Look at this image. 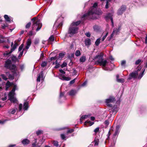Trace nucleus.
I'll list each match as a JSON object with an SVG mask.
<instances>
[{
	"instance_id": "obj_1",
	"label": "nucleus",
	"mask_w": 147,
	"mask_h": 147,
	"mask_svg": "<svg viewBox=\"0 0 147 147\" xmlns=\"http://www.w3.org/2000/svg\"><path fill=\"white\" fill-rule=\"evenodd\" d=\"M98 4L97 3H95L92 7L88 12L83 15L81 19L83 20L86 19L91 18L95 19L96 18V17H94L95 15H101L102 12L100 9H97L96 7Z\"/></svg>"
},
{
	"instance_id": "obj_2",
	"label": "nucleus",
	"mask_w": 147,
	"mask_h": 147,
	"mask_svg": "<svg viewBox=\"0 0 147 147\" xmlns=\"http://www.w3.org/2000/svg\"><path fill=\"white\" fill-rule=\"evenodd\" d=\"M67 45V58L70 60V62L72 63V58L74 57V39L71 40L68 42Z\"/></svg>"
},
{
	"instance_id": "obj_3",
	"label": "nucleus",
	"mask_w": 147,
	"mask_h": 147,
	"mask_svg": "<svg viewBox=\"0 0 147 147\" xmlns=\"http://www.w3.org/2000/svg\"><path fill=\"white\" fill-rule=\"evenodd\" d=\"M141 68L140 67L137 70V71L133 72L129 75V80L133 78L134 79H140L143 76L145 70V69L140 71Z\"/></svg>"
},
{
	"instance_id": "obj_4",
	"label": "nucleus",
	"mask_w": 147,
	"mask_h": 147,
	"mask_svg": "<svg viewBox=\"0 0 147 147\" xmlns=\"http://www.w3.org/2000/svg\"><path fill=\"white\" fill-rule=\"evenodd\" d=\"M4 67L6 69H9L11 71V72L15 73L16 71H17V68L16 65L12 64L11 61L9 59H8L5 61Z\"/></svg>"
},
{
	"instance_id": "obj_5",
	"label": "nucleus",
	"mask_w": 147,
	"mask_h": 147,
	"mask_svg": "<svg viewBox=\"0 0 147 147\" xmlns=\"http://www.w3.org/2000/svg\"><path fill=\"white\" fill-rule=\"evenodd\" d=\"M94 59H97L96 61V63L99 64L103 66H106L107 63V61L106 60H104L103 59V54L102 53H100V55L96 56L94 58Z\"/></svg>"
},
{
	"instance_id": "obj_6",
	"label": "nucleus",
	"mask_w": 147,
	"mask_h": 147,
	"mask_svg": "<svg viewBox=\"0 0 147 147\" xmlns=\"http://www.w3.org/2000/svg\"><path fill=\"white\" fill-rule=\"evenodd\" d=\"M74 36V22H72L69 26L65 36L67 38L72 37Z\"/></svg>"
},
{
	"instance_id": "obj_7",
	"label": "nucleus",
	"mask_w": 147,
	"mask_h": 147,
	"mask_svg": "<svg viewBox=\"0 0 147 147\" xmlns=\"http://www.w3.org/2000/svg\"><path fill=\"white\" fill-rule=\"evenodd\" d=\"M115 101V98L112 96H110L108 98L105 100V102L107 106L112 107L113 105L112 103H113Z\"/></svg>"
},
{
	"instance_id": "obj_8",
	"label": "nucleus",
	"mask_w": 147,
	"mask_h": 147,
	"mask_svg": "<svg viewBox=\"0 0 147 147\" xmlns=\"http://www.w3.org/2000/svg\"><path fill=\"white\" fill-rule=\"evenodd\" d=\"M120 126L119 125H117L115 127L114 133L113 134V137L115 138L118 136L120 131Z\"/></svg>"
},
{
	"instance_id": "obj_9",
	"label": "nucleus",
	"mask_w": 147,
	"mask_h": 147,
	"mask_svg": "<svg viewBox=\"0 0 147 147\" xmlns=\"http://www.w3.org/2000/svg\"><path fill=\"white\" fill-rule=\"evenodd\" d=\"M126 9V7L125 5H123L118 9L117 14L118 15L122 14L124 12Z\"/></svg>"
},
{
	"instance_id": "obj_10",
	"label": "nucleus",
	"mask_w": 147,
	"mask_h": 147,
	"mask_svg": "<svg viewBox=\"0 0 147 147\" xmlns=\"http://www.w3.org/2000/svg\"><path fill=\"white\" fill-rule=\"evenodd\" d=\"M119 110V108L117 106L114 105L113 107L109 109L110 113H114L116 114Z\"/></svg>"
},
{
	"instance_id": "obj_11",
	"label": "nucleus",
	"mask_w": 147,
	"mask_h": 147,
	"mask_svg": "<svg viewBox=\"0 0 147 147\" xmlns=\"http://www.w3.org/2000/svg\"><path fill=\"white\" fill-rule=\"evenodd\" d=\"M65 129H67L66 131L67 134H71L74 131L73 129H69L67 127H64L63 128H60L59 129V130H62Z\"/></svg>"
},
{
	"instance_id": "obj_12",
	"label": "nucleus",
	"mask_w": 147,
	"mask_h": 147,
	"mask_svg": "<svg viewBox=\"0 0 147 147\" xmlns=\"http://www.w3.org/2000/svg\"><path fill=\"white\" fill-rule=\"evenodd\" d=\"M120 30V28L119 27L118 28H114L113 31L111 35L110 39L113 38L114 35H117L118 32H119Z\"/></svg>"
},
{
	"instance_id": "obj_13",
	"label": "nucleus",
	"mask_w": 147,
	"mask_h": 147,
	"mask_svg": "<svg viewBox=\"0 0 147 147\" xmlns=\"http://www.w3.org/2000/svg\"><path fill=\"white\" fill-rule=\"evenodd\" d=\"M17 71H16L15 73H14L13 72H11L13 73L12 75L10 74L9 72H7L6 74L8 75L9 79L13 80L14 78L15 74H16Z\"/></svg>"
},
{
	"instance_id": "obj_14",
	"label": "nucleus",
	"mask_w": 147,
	"mask_h": 147,
	"mask_svg": "<svg viewBox=\"0 0 147 147\" xmlns=\"http://www.w3.org/2000/svg\"><path fill=\"white\" fill-rule=\"evenodd\" d=\"M113 16V14L112 13H109L106 16V18L107 19L108 18H109L110 19L112 23V25L113 26L114 25V23L113 22V18H112Z\"/></svg>"
},
{
	"instance_id": "obj_15",
	"label": "nucleus",
	"mask_w": 147,
	"mask_h": 147,
	"mask_svg": "<svg viewBox=\"0 0 147 147\" xmlns=\"http://www.w3.org/2000/svg\"><path fill=\"white\" fill-rule=\"evenodd\" d=\"M65 53H66L64 52H62L59 53V54L58 57V60H61L64 57V56L65 55Z\"/></svg>"
},
{
	"instance_id": "obj_16",
	"label": "nucleus",
	"mask_w": 147,
	"mask_h": 147,
	"mask_svg": "<svg viewBox=\"0 0 147 147\" xmlns=\"http://www.w3.org/2000/svg\"><path fill=\"white\" fill-rule=\"evenodd\" d=\"M57 21H56L54 24V26H56V28H62L63 25V21L61 22L58 24L56 25V22Z\"/></svg>"
},
{
	"instance_id": "obj_17",
	"label": "nucleus",
	"mask_w": 147,
	"mask_h": 147,
	"mask_svg": "<svg viewBox=\"0 0 147 147\" xmlns=\"http://www.w3.org/2000/svg\"><path fill=\"white\" fill-rule=\"evenodd\" d=\"M30 140L27 139H23L22 141V143L24 145H26L29 144L30 143Z\"/></svg>"
},
{
	"instance_id": "obj_18",
	"label": "nucleus",
	"mask_w": 147,
	"mask_h": 147,
	"mask_svg": "<svg viewBox=\"0 0 147 147\" xmlns=\"http://www.w3.org/2000/svg\"><path fill=\"white\" fill-rule=\"evenodd\" d=\"M119 75L118 74L116 76V80L118 82L123 83L124 82V80L122 78L119 79Z\"/></svg>"
},
{
	"instance_id": "obj_19",
	"label": "nucleus",
	"mask_w": 147,
	"mask_h": 147,
	"mask_svg": "<svg viewBox=\"0 0 147 147\" xmlns=\"http://www.w3.org/2000/svg\"><path fill=\"white\" fill-rule=\"evenodd\" d=\"M91 40L89 38H87L85 40V43L86 45L89 46L91 44Z\"/></svg>"
},
{
	"instance_id": "obj_20",
	"label": "nucleus",
	"mask_w": 147,
	"mask_h": 147,
	"mask_svg": "<svg viewBox=\"0 0 147 147\" xmlns=\"http://www.w3.org/2000/svg\"><path fill=\"white\" fill-rule=\"evenodd\" d=\"M94 123V122H92L90 121H86L85 122V125L87 126H90Z\"/></svg>"
},
{
	"instance_id": "obj_21",
	"label": "nucleus",
	"mask_w": 147,
	"mask_h": 147,
	"mask_svg": "<svg viewBox=\"0 0 147 147\" xmlns=\"http://www.w3.org/2000/svg\"><path fill=\"white\" fill-rule=\"evenodd\" d=\"M40 23V22L39 21H36V22H32V30H33L34 29V27L35 26H37L38 24Z\"/></svg>"
},
{
	"instance_id": "obj_22",
	"label": "nucleus",
	"mask_w": 147,
	"mask_h": 147,
	"mask_svg": "<svg viewBox=\"0 0 147 147\" xmlns=\"http://www.w3.org/2000/svg\"><path fill=\"white\" fill-rule=\"evenodd\" d=\"M40 23V22L39 21H36V22H32V30H33L34 29V27L35 26H37L38 24Z\"/></svg>"
},
{
	"instance_id": "obj_23",
	"label": "nucleus",
	"mask_w": 147,
	"mask_h": 147,
	"mask_svg": "<svg viewBox=\"0 0 147 147\" xmlns=\"http://www.w3.org/2000/svg\"><path fill=\"white\" fill-rule=\"evenodd\" d=\"M28 108V102H24L23 105V109L24 110H27Z\"/></svg>"
},
{
	"instance_id": "obj_24",
	"label": "nucleus",
	"mask_w": 147,
	"mask_h": 147,
	"mask_svg": "<svg viewBox=\"0 0 147 147\" xmlns=\"http://www.w3.org/2000/svg\"><path fill=\"white\" fill-rule=\"evenodd\" d=\"M12 61L13 62L15 63L18 60V59L17 57L14 55H13L12 57H10Z\"/></svg>"
},
{
	"instance_id": "obj_25",
	"label": "nucleus",
	"mask_w": 147,
	"mask_h": 147,
	"mask_svg": "<svg viewBox=\"0 0 147 147\" xmlns=\"http://www.w3.org/2000/svg\"><path fill=\"white\" fill-rule=\"evenodd\" d=\"M4 17L6 21L7 22H11L10 18L7 15H4Z\"/></svg>"
},
{
	"instance_id": "obj_26",
	"label": "nucleus",
	"mask_w": 147,
	"mask_h": 147,
	"mask_svg": "<svg viewBox=\"0 0 147 147\" xmlns=\"http://www.w3.org/2000/svg\"><path fill=\"white\" fill-rule=\"evenodd\" d=\"M67 94L70 96L73 97L74 96V90H71L67 92Z\"/></svg>"
},
{
	"instance_id": "obj_27",
	"label": "nucleus",
	"mask_w": 147,
	"mask_h": 147,
	"mask_svg": "<svg viewBox=\"0 0 147 147\" xmlns=\"http://www.w3.org/2000/svg\"><path fill=\"white\" fill-rule=\"evenodd\" d=\"M89 116V115H85L82 116L80 119V121H81V123H82V121L86 119Z\"/></svg>"
},
{
	"instance_id": "obj_28",
	"label": "nucleus",
	"mask_w": 147,
	"mask_h": 147,
	"mask_svg": "<svg viewBox=\"0 0 147 147\" xmlns=\"http://www.w3.org/2000/svg\"><path fill=\"white\" fill-rule=\"evenodd\" d=\"M55 38L53 35H51L50 37L49 38V39L48 40V42H53Z\"/></svg>"
},
{
	"instance_id": "obj_29",
	"label": "nucleus",
	"mask_w": 147,
	"mask_h": 147,
	"mask_svg": "<svg viewBox=\"0 0 147 147\" xmlns=\"http://www.w3.org/2000/svg\"><path fill=\"white\" fill-rule=\"evenodd\" d=\"M53 145L56 146V147H59L58 144V142L57 141L54 140L53 141Z\"/></svg>"
},
{
	"instance_id": "obj_30",
	"label": "nucleus",
	"mask_w": 147,
	"mask_h": 147,
	"mask_svg": "<svg viewBox=\"0 0 147 147\" xmlns=\"http://www.w3.org/2000/svg\"><path fill=\"white\" fill-rule=\"evenodd\" d=\"M43 131L42 130H39L36 131V134L37 136L43 134Z\"/></svg>"
},
{
	"instance_id": "obj_31",
	"label": "nucleus",
	"mask_w": 147,
	"mask_h": 147,
	"mask_svg": "<svg viewBox=\"0 0 147 147\" xmlns=\"http://www.w3.org/2000/svg\"><path fill=\"white\" fill-rule=\"evenodd\" d=\"M32 43L31 39L30 38H29L26 42V45L28 46H30Z\"/></svg>"
},
{
	"instance_id": "obj_32",
	"label": "nucleus",
	"mask_w": 147,
	"mask_h": 147,
	"mask_svg": "<svg viewBox=\"0 0 147 147\" xmlns=\"http://www.w3.org/2000/svg\"><path fill=\"white\" fill-rule=\"evenodd\" d=\"M86 57L84 56H82L80 59V61L81 62H84L86 61Z\"/></svg>"
},
{
	"instance_id": "obj_33",
	"label": "nucleus",
	"mask_w": 147,
	"mask_h": 147,
	"mask_svg": "<svg viewBox=\"0 0 147 147\" xmlns=\"http://www.w3.org/2000/svg\"><path fill=\"white\" fill-rule=\"evenodd\" d=\"M99 142V141L98 139H95L93 142V143H94V146H98V144Z\"/></svg>"
},
{
	"instance_id": "obj_34",
	"label": "nucleus",
	"mask_w": 147,
	"mask_h": 147,
	"mask_svg": "<svg viewBox=\"0 0 147 147\" xmlns=\"http://www.w3.org/2000/svg\"><path fill=\"white\" fill-rule=\"evenodd\" d=\"M93 28L95 31H98L100 29V27L97 25H95L93 27Z\"/></svg>"
},
{
	"instance_id": "obj_35",
	"label": "nucleus",
	"mask_w": 147,
	"mask_h": 147,
	"mask_svg": "<svg viewBox=\"0 0 147 147\" xmlns=\"http://www.w3.org/2000/svg\"><path fill=\"white\" fill-rule=\"evenodd\" d=\"M47 62L44 61H43L41 64V66L42 67H44L47 65Z\"/></svg>"
},
{
	"instance_id": "obj_36",
	"label": "nucleus",
	"mask_w": 147,
	"mask_h": 147,
	"mask_svg": "<svg viewBox=\"0 0 147 147\" xmlns=\"http://www.w3.org/2000/svg\"><path fill=\"white\" fill-rule=\"evenodd\" d=\"M8 26V24L6 22L5 24H3L1 25L2 28L3 29H5L6 27H7Z\"/></svg>"
},
{
	"instance_id": "obj_37",
	"label": "nucleus",
	"mask_w": 147,
	"mask_h": 147,
	"mask_svg": "<svg viewBox=\"0 0 147 147\" xmlns=\"http://www.w3.org/2000/svg\"><path fill=\"white\" fill-rule=\"evenodd\" d=\"M37 27L36 30V31H39L40 28H41L42 26V24L41 23H40L38 24V25L37 26Z\"/></svg>"
},
{
	"instance_id": "obj_38",
	"label": "nucleus",
	"mask_w": 147,
	"mask_h": 147,
	"mask_svg": "<svg viewBox=\"0 0 147 147\" xmlns=\"http://www.w3.org/2000/svg\"><path fill=\"white\" fill-rule=\"evenodd\" d=\"M31 23L30 22H28L26 25L25 28L26 29H29L31 26Z\"/></svg>"
},
{
	"instance_id": "obj_39",
	"label": "nucleus",
	"mask_w": 147,
	"mask_h": 147,
	"mask_svg": "<svg viewBox=\"0 0 147 147\" xmlns=\"http://www.w3.org/2000/svg\"><path fill=\"white\" fill-rule=\"evenodd\" d=\"M14 94L15 93H13L9 92L8 94L9 98H12L13 97H14Z\"/></svg>"
},
{
	"instance_id": "obj_40",
	"label": "nucleus",
	"mask_w": 147,
	"mask_h": 147,
	"mask_svg": "<svg viewBox=\"0 0 147 147\" xmlns=\"http://www.w3.org/2000/svg\"><path fill=\"white\" fill-rule=\"evenodd\" d=\"M62 78L63 80L66 81H69L71 79L70 78L68 77H66L65 76H63Z\"/></svg>"
},
{
	"instance_id": "obj_41",
	"label": "nucleus",
	"mask_w": 147,
	"mask_h": 147,
	"mask_svg": "<svg viewBox=\"0 0 147 147\" xmlns=\"http://www.w3.org/2000/svg\"><path fill=\"white\" fill-rule=\"evenodd\" d=\"M100 38L97 39L95 42V45L96 46H98L100 43Z\"/></svg>"
},
{
	"instance_id": "obj_42",
	"label": "nucleus",
	"mask_w": 147,
	"mask_h": 147,
	"mask_svg": "<svg viewBox=\"0 0 147 147\" xmlns=\"http://www.w3.org/2000/svg\"><path fill=\"white\" fill-rule=\"evenodd\" d=\"M9 100H10L11 102L13 103H15L17 100L14 97H13L12 98H9Z\"/></svg>"
},
{
	"instance_id": "obj_43",
	"label": "nucleus",
	"mask_w": 147,
	"mask_h": 147,
	"mask_svg": "<svg viewBox=\"0 0 147 147\" xmlns=\"http://www.w3.org/2000/svg\"><path fill=\"white\" fill-rule=\"evenodd\" d=\"M11 47V49L10 53H12L13 51H14L17 48V47L14 45L12 47Z\"/></svg>"
},
{
	"instance_id": "obj_44",
	"label": "nucleus",
	"mask_w": 147,
	"mask_h": 147,
	"mask_svg": "<svg viewBox=\"0 0 147 147\" xmlns=\"http://www.w3.org/2000/svg\"><path fill=\"white\" fill-rule=\"evenodd\" d=\"M58 56H55L54 57H52L50 59V61H49V62H50L52 61V60H55V59H58Z\"/></svg>"
},
{
	"instance_id": "obj_45",
	"label": "nucleus",
	"mask_w": 147,
	"mask_h": 147,
	"mask_svg": "<svg viewBox=\"0 0 147 147\" xmlns=\"http://www.w3.org/2000/svg\"><path fill=\"white\" fill-rule=\"evenodd\" d=\"M11 53H10V51L8 53L7 51H5V52L3 54V55L5 56H9Z\"/></svg>"
},
{
	"instance_id": "obj_46",
	"label": "nucleus",
	"mask_w": 147,
	"mask_h": 147,
	"mask_svg": "<svg viewBox=\"0 0 147 147\" xmlns=\"http://www.w3.org/2000/svg\"><path fill=\"white\" fill-rule=\"evenodd\" d=\"M5 42V40L3 39V36L1 35L0 36V43H2Z\"/></svg>"
},
{
	"instance_id": "obj_47",
	"label": "nucleus",
	"mask_w": 147,
	"mask_h": 147,
	"mask_svg": "<svg viewBox=\"0 0 147 147\" xmlns=\"http://www.w3.org/2000/svg\"><path fill=\"white\" fill-rule=\"evenodd\" d=\"M32 147H40L38 144H36V143L34 142L32 144Z\"/></svg>"
},
{
	"instance_id": "obj_48",
	"label": "nucleus",
	"mask_w": 147,
	"mask_h": 147,
	"mask_svg": "<svg viewBox=\"0 0 147 147\" xmlns=\"http://www.w3.org/2000/svg\"><path fill=\"white\" fill-rule=\"evenodd\" d=\"M80 52L79 50H77L75 53V55L77 56H79L80 55Z\"/></svg>"
},
{
	"instance_id": "obj_49",
	"label": "nucleus",
	"mask_w": 147,
	"mask_h": 147,
	"mask_svg": "<svg viewBox=\"0 0 147 147\" xmlns=\"http://www.w3.org/2000/svg\"><path fill=\"white\" fill-rule=\"evenodd\" d=\"M16 85L14 86L12 90L10 92L13 93H15V91L16 89Z\"/></svg>"
},
{
	"instance_id": "obj_50",
	"label": "nucleus",
	"mask_w": 147,
	"mask_h": 147,
	"mask_svg": "<svg viewBox=\"0 0 147 147\" xmlns=\"http://www.w3.org/2000/svg\"><path fill=\"white\" fill-rule=\"evenodd\" d=\"M38 75H40V76L42 80L43 79V71H41L40 73H39Z\"/></svg>"
},
{
	"instance_id": "obj_51",
	"label": "nucleus",
	"mask_w": 147,
	"mask_h": 147,
	"mask_svg": "<svg viewBox=\"0 0 147 147\" xmlns=\"http://www.w3.org/2000/svg\"><path fill=\"white\" fill-rule=\"evenodd\" d=\"M1 76L2 78L5 80H6L7 79V78L4 74H2Z\"/></svg>"
},
{
	"instance_id": "obj_52",
	"label": "nucleus",
	"mask_w": 147,
	"mask_h": 147,
	"mask_svg": "<svg viewBox=\"0 0 147 147\" xmlns=\"http://www.w3.org/2000/svg\"><path fill=\"white\" fill-rule=\"evenodd\" d=\"M39 42V40L38 39H35L34 40V43L35 45L38 44Z\"/></svg>"
},
{
	"instance_id": "obj_53",
	"label": "nucleus",
	"mask_w": 147,
	"mask_h": 147,
	"mask_svg": "<svg viewBox=\"0 0 147 147\" xmlns=\"http://www.w3.org/2000/svg\"><path fill=\"white\" fill-rule=\"evenodd\" d=\"M11 86V83L9 81H8L6 84V86H7V88H9Z\"/></svg>"
},
{
	"instance_id": "obj_54",
	"label": "nucleus",
	"mask_w": 147,
	"mask_h": 147,
	"mask_svg": "<svg viewBox=\"0 0 147 147\" xmlns=\"http://www.w3.org/2000/svg\"><path fill=\"white\" fill-rule=\"evenodd\" d=\"M81 22L80 21H78L76 22H74V26H78L81 23Z\"/></svg>"
},
{
	"instance_id": "obj_55",
	"label": "nucleus",
	"mask_w": 147,
	"mask_h": 147,
	"mask_svg": "<svg viewBox=\"0 0 147 147\" xmlns=\"http://www.w3.org/2000/svg\"><path fill=\"white\" fill-rule=\"evenodd\" d=\"M108 34V32H107L106 34L103 36L102 38L101 39L102 41H103L105 40V39L107 36Z\"/></svg>"
},
{
	"instance_id": "obj_56",
	"label": "nucleus",
	"mask_w": 147,
	"mask_h": 147,
	"mask_svg": "<svg viewBox=\"0 0 147 147\" xmlns=\"http://www.w3.org/2000/svg\"><path fill=\"white\" fill-rule=\"evenodd\" d=\"M67 64L66 63L64 62L60 66L62 68L66 66Z\"/></svg>"
},
{
	"instance_id": "obj_57",
	"label": "nucleus",
	"mask_w": 147,
	"mask_h": 147,
	"mask_svg": "<svg viewBox=\"0 0 147 147\" xmlns=\"http://www.w3.org/2000/svg\"><path fill=\"white\" fill-rule=\"evenodd\" d=\"M141 62V60L140 59H139L136 61L135 62V64L136 65L139 64Z\"/></svg>"
},
{
	"instance_id": "obj_58",
	"label": "nucleus",
	"mask_w": 147,
	"mask_h": 147,
	"mask_svg": "<svg viewBox=\"0 0 147 147\" xmlns=\"http://www.w3.org/2000/svg\"><path fill=\"white\" fill-rule=\"evenodd\" d=\"M126 63V61L125 60H123L121 61V65L123 66H125Z\"/></svg>"
},
{
	"instance_id": "obj_59",
	"label": "nucleus",
	"mask_w": 147,
	"mask_h": 147,
	"mask_svg": "<svg viewBox=\"0 0 147 147\" xmlns=\"http://www.w3.org/2000/svg\"><path fill=\"white\" fill-rule=\"evenodd\" d=\"M61 138L62 140H65V137L64 134H61Z\"/></svg>"
},
{
	"instance_id": "obj_60",
	"label": "nucleus",
	"mask_w": 147,
	"mask_h": 147,
	"mask_svg": "<svg viewBox=\"0 0 147 147\" xmlns=\"http://www.w3.org/2000/svg\"><path fill=\"white\" fill-rule=\"evenodd\" d=\"M33 30H32L31 31H30L29 33H28V35L31 36L33 34Z\"/></svg>"
},
{
	"instance_id": "obj_61",
	"label": "nucleus",
	"mask_w": 147,
	"mask_h": 147,
	"mask_svg": "<svg viewBox=\"0 0 147 147\" xmlns=\"http://www.w3.org/2000/svg\"><path fill=\"white\" fill-rule=\"evenodd\" d=\"M99 127H97L94 130V131L95 133H96L99 131Z\"/></svg>"
},
{
	"instance_id": "obj_62",
	"label": "nucleus",
	"mask_w": 147,
	"mask_h": 147,
	"mask_svg": "<svg viewBox=\"0 0 147 147\" xmlns=\"http://www.w3.org/2000/svg\"><path fill=\"white\" fill-rule=\"evenodd\" d=\"M60 66V65L59 63L56 64V65L55 66L54 68L55 69L58 68Z\"/></svg>"
},
{
	"instance_id": "obj_63",
	"label": "nucleus",
	"mask_w": 147,
	"mask_h": 147,
	"mask_svg": "<svg viewBox=\"0 0 147 147\" xmlns=\"http://www.w3.org/2000/svg\"><path fill=\"white\" fill-rule=\"evenodd\" d=\"M78 30V28L77 27H75L74 26V34L77 33Z\"/></svg>"
},
{
	"instance_id": "obj_64",
	"label": "nucleus",
	"mask_w": 147,
	"mask_h": 147,
	"mask_svg": "<svg viewBox=\"0 0 147 147\" xmlns=\"http://www.w3.org/2000/svg\"><path fill=\"white\" fill-rule=\"evenodd\" d=\"M59 72L63 74H65V72L63 69H61L59 70Z\"/></svg>"
}]
</instances>
